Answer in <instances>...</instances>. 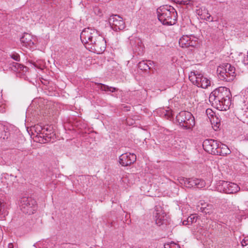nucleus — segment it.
<instances>
[{
	"instance_id": "nucleus-1",
	"label": "nucleus",
	"mask_w": 248,
	"mask_h": 248,
	"mask_svg": "<svg viewBox=\"0 0 248 248\" xmlns=\"http://www.w3.org/2000/svg\"><path fill=\"white\" fill-rule=\"evenodd\" d=\"M80 39L85 47L97 54L102 53L106 49L104 38L98 31L90 28L84 29L80 34Z\"/></svg>"
},
{
	"instance_id": "nucleus-2",
	"label": "nucleus",
	"mask_w": 248,
	"mask_h": 248,
	"mask_svg": "<svg viewBox=\"0 0 248 248\" xmlns=\"http://www.w3.org/2000/svg\"><path fill=\"white\" fill-rule=\"evenodd\" d=\"M231 93L225 87H219L210 94L209 100L213 106L221 110H227L231 105Z\"/></svg>"
},
{
	"instance_id": "nucleus-3",
	"label": "nucleus",
	"mask_w": 248,
	"mask_h": 248,
	"mask_svg": "<svg viewBox=\"0 0 248 248\" xmlns=\"http://www.w3.org/2000/svg\"><path fill=\"white\" fill-rule=\"evenodd\" d=\"M158 20L166 25H172L175 24L177 13L175 9L172 6L166 5L160 6L156 10Z\"/></svg>"
},
{
	"instance_id": "nucleus-4",
	"label": "nucleus",
	"mask_w": 248,
	"mask_h": 248,
	"mask_svg": "<svg viewBox=\"0 0 248 248\" xmlns=\"http://www.w3.org/2000/svg\"><path fill=\"white\" fill-rule=\"evenodd\" d=\"M235 68L230 63H223L217 69V76L221 80L230 82L235 76Z\"/></svg>"
},
{
	"instance_id": "nucleus-5",
	"label": "nucleus",
	"mask_w": 248,
	"mask_h": 248,
	"mask_svg": "<svg viewBox=\"0 0 248 248\" xmlns=\"http://www.w3.org/2000/svg\"><path fill=\"white\" fill-rule=\"evenodd\" d=\"M176 120L179 125L185 129H191L195 124L194 117L188 111L180 112L176 116Z\"/></svg>"
},
{
	"instance_id": "nucleus-6",
	"label": "nucleus",
	"mask_w": 248,
	"mask_h": 248,
	"mask_svg": "<svg viewBox=\"0 0 248 248\" xmlns=\"http://www.w3.org/2000/svg\"><path fill=\"white\" fill-rule=\"evenodd\" d=\"M189 79L198 87L205 89L210 85V80L197 72H191L189 75Z\"/></svg>"
},
{
	"instance_id": "nucleus-7",
	"label": "nucleus",
	"mask_w": 248,
	"mask_h": 248,
	"mask_svg": "<svg viewBox=\"0 0 248 248\" xmlns=\"http://www.w3.org/2000/svg\"><path fill=\"white\" fill-rule=\"evenodd\" d=\"M20 207L23 213L29 215L33 214L37 209L36 201L31 197L22 198Z\"/></svg>"
},
{
	"instance_id": "nucleus-8",
	"label": "nucleus",
	"mask_w": 248,
	"mask_h": 248,
	"mask_svg": "<svg viewBox=\"0 0 248 248\" xmlns=\"http://www.w3.org/2000/svg\"><path fill=\"white\" fill-rule=\"evenodd\" d=\"M220 142L213 139H206L202 144L203 148L205 151L212 155H218V149Z\"/></svg>"
},
{
	"instance_id": "nucleus-9",
	"label": "nucleus",
	"mask_w": 248,
	"mask_h": 248,
	"mask_svg": "<svg viewBox=\"0 0 248 248\" xmlns=\"http://www.w3.org/2000/svg\"><path fill=\"white\" fill-rule=\"evenodd\" d=\"M108 22L111 28L114 31L122 30L125 28V24L122 17L117 15L110 16Z\"/></svg>"
},
{
	"instance_id": "nucleus-10",
	"label": "nucleus",
	"mask_w": 248,
	"mask_h": 248,
	"mask_svg": "<svg viewBox=\"0 0 248 248\" xmlns=\"http://www.w3.org/2000/svg\"><path fill=\"white\" fill-rule=\"evenodd\" d=\"M153 216L155 217V223L158 226H160L164 224L167 223V215L160 206H156L155 207Z\"/></svg>"
},
{
	"instance_id": "nucleus-11",
	"label": "nucleus",
	"mask_w": 248,
	"mask_h": 248,
	"mask_svg": "<svg viewBox=\"0 0 248 248\" xmlns=\"http://www.w3.org/2000/svg\"><path fill=\"white\" fill-rule=\"evenodd\" d=\"M198 38L192 35H183L179 41V44L181 47L186 48L189 46L194 47L197 45Z\"/></svg>"
},
{
	"instance_id": "nucleus-12",
	"label": "nucleus",
	"mask_w": 248,
	"mask_h": 248,
	"mask_svg": "<svg viewBox=\"0 0 248 248\" xmlns=\"http://www.w3.org/2000/svg\"><path fill=\"white\" fill-rule=\"evenodd\" d=\"M130 44L133 50L137 52L138 55H142L144 50V46L140 38L131 37L129 39Z\"/></svg>"
},
{
	"instance_id": "nucleus-13",
	"label": "nucleus",
	"mask_w": 248,
	"mask_h": 248,
	"mask_svg": "<svg viewBox=\"0 0 248 248\" xmlns=\"http://www.w3.org/2000/svg\"><path fill=\"white\" fill-rule=\"evenodd\" d=\"M136 160V155L134 154L127 153L122 154L119 157V163L123 166H127L133 164Z\"/></svg>"
},
{
	"instance_id": "nucleus-14",
	"label": "nucleus",
	"mask_w": 248,
	"mask_h": 248,
	"mask_svg": "<svg viewBox=\"0 0 248 248\" xmlns=\"http://www.w3.org/2000/svg\"><path fill=\"white\" fill-rule=\"evenodd\" d=\"M187 181L185 183V186L186 187H193L196 186L198 188H202L205 186L204 180L197 178H186Z\"/></svg>"
},
{
	"instance_id": "nucleus-15",
	"label": "nucleus",
	"mask_w": 248,
	"mask_h": 248,
	"mask_svg": "<svg viewBox=\"0 0 248 248\" xmlns=\"http://www.w3.org/2000/svg\"><path fill=\"white\" fill-rule=\"evenodd\" d=\"M197 14L200 16L202 19L208 21H213V17L209 14L208 10L205 7H202L197 10Z\"/></svg>"
},
{
	"instance_id": "nucleus-16",
	"label": "nucleus",
	"mask_w": 248,
	"mask_h": 248,
	"mask_svg": "<svg viewBox=\"0 0 248 248\" xmlns=\"http://www.w3.org/2000/svg\"><path fill=\"white\" fill-rule=\"evenodd\" d=\"M20 41L23 45L31 46L34 44L35 39L29 33H24V35L20 38Z\"/></svg>"
},
{
	"instance_id": "nucleus-17",
	"label": "nucleus",
	"mask_w": 248,
	"mask_h": 248,
	"mask_svg": "<svg viewBox=\"0 0 248 248\" xmlns=\"http://www.w3.org/2000/svg\"><path fill=\"white\" fill-rule=\"evenodd\" d=\"M10 68L13 71L19 73L22 71L23 73L26 72L28 70V68L26 66L15 62H13L10 64Z\"/></svg>"
},
{
	"instance_id": "nucleus-18",
	"label": "nucleus",
	"mask_w": 248,
	"mask_h": 248,
	"mask_svg": "<svg viewBox=\"0 0 248 248\" xmlns=\"http://www.w3.org/2000/svg\"><path fill=\"white\" fill-rule=\"evenodd\" d=\"M227 184L228 188L226 191L227 194L236 193L240 190V187L236 184L227 182Z\"/></svg>"
},
{
	"instance_id": "nucleus-19",
	"label": "nucleus",
	"mask_w": 248,
	"mask_h": 248,
	"mask_svg": "<svg viewBox=\"0 0 248 248\" xmlns=\"http://www.w3.org/2000/svg\"><path fill=\"white\" fill-rule=\"evenodd\" d=\"M212 207L211 205L208 204L203 201H200L198 205V209L203 213L208 214L210 212Z\"/></svg>"
},
{
	"instance_id": "nucleus-20",
	"label": "nucleus",
	"mask_w": 248,
	"mask_h": 248,
	"mask_svg": "<svg viewBox=\"0 0 248 248\" xmlns=\"http://www.w3.org/2000/svg\"><path fill=\"white\" fill-rule=\"evenodd\" d=\"M217 152V155L224 156L230 154L231 152L227 145L220 142Z\"/></svg>"
},
{
	"instance_id": "nucleus-21",
	"label": "nucleus",
	"mask_w": 248,
	"mask_h": 248,
	"mask_svg": "<svg viewBox=\"0 0 248 248\" xmlns=\"http://www.w3.org/2000/svg\"><path fill=\"white\" fill-rule=\"evenodd\" d=\"M227 185V181H219L216 184V189L218 192L226 193Z\"/></svg>"
},
{
	"instance_id": "nucleus-22",
	"label": "nucleus",
	"mask_w": 248,
	"mask_h": 248,
	"mask_svg": "<svg viewBox=\"0 0 248 248\" xmlns=\"http://www.w3.org/2000/svg\"><path fill=\"white\" fill-rule=\"evenodd\" d=\"M210 121L213 129L215 131L217 130L220 125V120L215 115L212 118H210Z\"/></svg>"
},
{
	"instance_id": "nucleus-23",
	"label": "nucleus",
	"mask_w": 248,
	"mask_h": 248,
	"mask_svg": "<svg viewBox=\"0 0 248 248\" xmlns=\"http://www.w3.org/2000/svg\"><path fill=\"white\" fill-rule=\"evenodd\" d=\"M97 86L98 88H99L100 90L105 92H110L111 93H114L118 90V89L116 88L109 87L108 85L102 83H97Z\"/></svg>"
},
{
	"instance_id": "nucleus-24",
	"label": "nucleus",
	"mask_w": 248,
	"mask_h": 248,
	"mask_svg": "<svg viewBox=\"0 0 248 248\" xmlns=\"http://www.w3.org/2000/svg\"><path fill=\"white\" fill-rule=\"evenodd\" d=\"M16 178V177L14 176L13 175H9L8 174L6 173L1 178V183H6V187H8V186L11 184V183L10 182H7L6 181L7 179L9 180L10 178H14V179H15Z\"/></svg>"
},
{
	"instance_id": "nucleus-25",
	"label": "nucleus",
	"mask_w": 248,
	"mask_h": 248,
	"mask_svg": "<svg viewBox=\"0 0 248 248\" xmlns=\"http://www.w3.org/2000/svg\"><path fill=\"white\" fill-rule=\"evenodd\" d=\"M138 67L142 70H147V69H150L149 65H148L144 61L140 62L138 64Z\"/></svg>"
},
{
	"instance_id": "nucleus-26",
	"label": "nucleus",
	"mask_w": 248,
	"mask_h": 248,
	"mask_svg": "<svg viewBox=\"0 0 248 248\" xmlns=\"http://www.w3.org/2000/svg\"><path fill=\"white\" fill-rule=\"evenodd\" d=\"M198 217L196 214H192L187 219V222L191 224L196 222Z\"/></svg>"
},
{
	"instance_id": "nucleus-27",
	"label": "nucleus",
	"mask_w": 248,
	"mask_h": 248,
	"mask_svg": "<svg viewBox=\"0 0 248 248\" xmlns=\"http://www.w3.org/2000/svg\"><path fill=\"white\" fill-rule=\"evenodd\" d=\"M206 113L209 119L215 115V113L210 108H208L206 110Z\"/></svg>"
},
{
	"instance_id": "nucleus-28",
	"label": "nucleus",
	"mask_w": 248,
	"mask_h": 248,
	"mask_svg": "<svg viewBox=\"0 0 248 248\" xmlns=\"http://www.w3.org/2000/svg\"><path fill=\"white\" fill-rule=\"evenodd\" d=\"M4 135L6 136L5 134H4V128L2 124L0 125V139L2 138L3 139H5V137H4Z\"/></svg>"
},
{
	"instance_id": "nucleus-29",
	"label": "nucleus",
	"mask_w": 248,
	"mask_h": 248,
	"mask_svg": "<svg viewBox=\"0 0 248 248\" xmlns=\"http://www.w3.org/2000/svg\"><path fill=\"white\" fill-rule=\"evenodd\" d=\"M11 57L14 59V60L18 62L20 61V56L17 53H14L12 54L11 55Z\"/></svg>"
},
{
	"instance_id": "nucleus-30",
	"label": "nucleus",
	"mask_w": 248,
	"mask_h": 248,
	"mask_svg": "<svg viewBox=\"0 0 248 248\" xmlns=\"http://www.w3.org/2000/svg\"><path fill=\"white\" fill-rule=\"evenodd\" d=\"M35 130L37 133L43 132V127L40 125H37L35 126Z\"/></svg>"
},
{
	"instance_id": "nucleus-31",
	"label": "nucleus",
	"mask_w": 248,
	"mask_h": 248,
	"mask_svg": "<svg viewBox=\"0 0 248 248\" xmlns=\"http://www.w3.org/2000/svg\"><path fill=\"white\" fill-rule=\"evenodd\" d=\"M178 180L181 185H183L185 186V183L187 181L186 178L181 177L178 179Z\"/></svg>"
},
{
	"instance_id": "nucleus-32",
	"label": "nucleus",
	"mask_w": 248,
	"mask_h": 248,
	"mask_svg": "<svg viewBox=\"0 0 248 248\" xmlns=\"http://www.w3.org/2000/svg\"><path fill=\"white\" fill-rule=\"evenodd\" d=\"M45 131L49 132L50 133L52 131V127L50 126H46V127L44 126L43 127V132L42 134H44Z\"/></svg>"
},
{
	"instance_id": "nucleus-33",
	"label": "nucleus",
	"mask_w": 248,
	"mask_h": 248,
	"mask_svg": "<svg viewBox=\"0 0 248 248\" xmlns=\"http://www.w3.org/2000/svg\"><path fill=\"white\" fill-rule=\"evenodd\" d=\"M243 62L245 65H247L248 66V51L247 55L244 57L243 60Z\"/></svg>"
},
{
	"instance_id": "nucleus-34",
	"label": "nucleus",
	"mask_w": 248,
	"mask_h": 248,
	"mask_svg": "<svg viewBox=\"0 0 248 248\" xmlns=\"http://www.w3.org/2000/svg\"><path fill=\"white\" fill-rule=\"evenodd\" d=\"M164 248H180L178 246H176L175 244H173L172 245H168L167 246H165Z\"/></svg>"
},
{
	"instance_id": "nucleus-35",
	"label": "nucleus",
	"mask_w": 248,
	"mask_h": 248,
	"mask_svg": "<svg viewBox=\"0 0 248 248\" xmlns=\"http://www.w3.org/2000/svg\"><path fill=\"white\" fill-rule=\"evenodd\" d=\"M5 111V105L3 104H0V112H3Z\"/></svg>"
},
{
	"instance_id": "nucleus-36",
	"label": "nucleus",
	"mask_w": 248,
	"mask_h": 248,
	"mask_svg": "<svg viewBox=\"0 0 248 248\" xmlns=\"http://www.w3.org/2000/svg\"><path fill=\"white\" fill-rule=\"evenodd\" d=\"M242 245L243 246H246L248 245V239L245 240L244 239L242 242Z\"/></svg>"
},
{
	"instance_id": "nucleus-37",
	"label": "nucleus",
	"mask_w": 248,
	"mask_h": 248,
	"mask_svg": "<svg viewBox=\"0 0 248 248\" xmlns=\"http://www.w3.org/2000/svg\"><path fill=\"white\" fill-rule=\"evenodd\" d=\"M148 65H149L150 67V69L151 68V66L153 65H154L155 64V62H154L153 61H148V63H147Z\"/></svg>"
},
{
	"instance_id": "nucleus-38",
	"label": "nucleus",
	"mask_w": 248,
	"mask_h": 248,
	"mask_svg": "<svg viewBox=\"0 0 248 248\" xmlns=\"http://www.w3.org/2000/svg\"><path fill=\"white\" fill-rule=\"evenodd\" d=\"M8 247V248H16L14 246V244L12 243H9Z\"/></svg>"
},
{
	"instance_id": "nucleus-39",
	"label": "nucleus",
	"mask_w": 248,
	"mask_h": 248,
	"mask_svg": "<svg viewBox=\"0 0 248 248\" xmlns=\"http://www.w3.org/2000/svg\"><path fill=\"white\" fill-rule=\"evenodd\" d=\"M188 223H189V222H187V220H184L183 222V225H187Z\"/></svg>"
},
{
	"instance_id": "nucleus-40",
	"label": "nucleus",
	"mask_w": 248,
	"mask_h": 248,
	"mask_svg": "<svg viewBox=\"0 0 248 248\" xmlns=\"http://www.w3.org/2000/svg\"><path fill=\"white\" fill-rule=\"evenodd\" d=\"M2 93H1V92H0V102L1 101V99H2Z\"/></svg>"
},
{
	"instance_id": "nucleus-41",
	"label": "nucleus",
	"mask_w": 248,
	"mask_h": 248,
	"mask_svg": "<svg viewBox=\"0 0 248 248\" xmlns=\"http://www.w3.org/2000/svg\"><path fill=\"white\" fill-rule=\"evenodd\" d=\"M245 190H248V188H245Z\"/></svg>"
}]
</instances>
